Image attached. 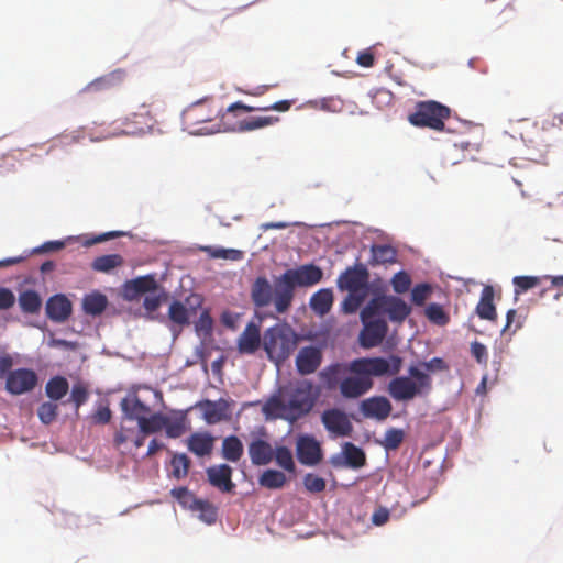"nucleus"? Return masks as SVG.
I'll list each match as a JSON object with an SVG mask.
<instances>
[{
	"instance_id": "nucleus-1",
	"label": "nucleus",
	"mask_w": 563,
	"mask_h": 563,
	"mask_svg": "<svg viewBox=\"0 0 563 563\" xmlns=\"http://www.w3.org/2000/svg\"><path fill=\"white\" fill-rule=\"evenodd\" d=\"M402 367L398 355L384 357H361L350 363H334L319 372V379L327 390L339 389L342 397L356 399L368 393L374 385L373 377L397 375Z\"/></svg>"
},
{
	"instance_id": "nucleus-2",
	"label": "nucleus",
	"mask_w": 563,
	"mask_h": 563,
	"mask_svg": "<svg viewBox=\"0 0 563 563\" xmlns=\"http://www.w3.org/2000/svg\"><path fill=\"white\" fill-rule=\"evenodd\" d=\"M319 396V388L311 380H299L285 387L280 397L269 398L263 407V412L266 417L294 423L312 410Z\"/></svg>"
},
{
	"instance_id": "nucleus-3",
	"label": "nucleus",
	"mask_w": 563,
	"mask_h": 563,
	"mask_svg": "<svg viewBox=\"0 0 563 563\" xmlns=\"http://www.w3.org/2000/svg\"><path fill=\"white\" fill-rule=\"evenodd\" d=\"M322 269L314 264H305L297 268H289L275 278V309L285 313L290 308L296 287H311L321 282Z\"/></svg>"
},
{
	"instance_id": "nucleus-4",
	"label": "nucleus",
	"mask_w": 563,
	"mask_h": 563,
	"mask_svg": "<svg viewBox=\"0 0 563 563\" xmlns=\"http://www.w3.org/2000/svg\"><path fill=\"white\" fill-rule=\"evenodd\" d=\"M409 376H397L387 386L389 396L396 401H410L418 396H426L432 389L431 376L418 366L408 368Z\"/></svg>"
},
{
	"instance_id": "nucleus-5",
	"label": "nucleus",
	"mask_w": 563,
	"mask_h": 563,
	"mask_svg": "<svg viewBox=\"0 0 563 563\" xmlns=\"http://www.w3.org/2000/svg\"><path fill=\"white\" fill-rule=\"evenodd\" d=\"M297 334L288 324H276L264 332L263 347L276 363L287 360L297 346Z\"/></svg>"
},
{
	"instance_id": "nucleus-6",
	"label": "nucleus",
	"mask_w": 563,
	"mask_h": 563,
	"mask_svg": "<svg viewBox=\"0 0 563 563\" xmlns=\"http://www.w3.org/2000/svg\"><path fill=\"white\" fill-rule=\"evenodd\" d=\"M411 307L397 296L372 298L361 311V319H373L386 314L391 322L402 323L411 313Z\"/></svg>"
},
{
	"instance_id": "nucleus-7",
	"label": "nucleus",
	"mask_w": 563,
	"mask_h": 563,
	"mask_svg": "<svg viewBox=\"0 0 563 563\" xmlns=\"http://www.w3.org/2000/svg\"><path fill=\"white\" fill-rule=\"evenodd\" d=\"M450 114V108L438 101H420L416 104L415 111L409 114L408 120L418 128L442 131L444 121L449 119Z\"/></svg>"
},
{
	"instance_id": "nucleus-8",
	"label": "nucleus",
	"mask_w": 563,
	"mask_h": 563,
	"mask_svg": "<svg viewBox=\"0 0 563 563\" xmlns=\"http://www.w3.org/2000/svg\"><path fill=\"white\" fill-rule=\"evenodd\" d=\"M247 453L253 465H268L274 459V448L268 441V433L265 427L261 426L250 433Z\"/></svg>"
},
{
	"instance_id": "nucleus-9",
	"label": "nucleus",
	"mask_w": 563,
	"mask_h": 563,
	"mask_svg": "<svg viewBox=\"0 0 563 563\" xmlns=\"http://www.w3.org/2000/svg\"><path fill=\"white\" fill-rule=\"evenodd\" d=\"M369 272L364 264L349 266L338 277V288L347 292H367Z\"/></svg>"
},
{
	"instance_id": "nucleus-10",
	"label": "nucleus",
	"mask_w": 563,
	"mask_h": 563,
	"mask_svg": "<svg viewBox=\"0 0 563 563\" xmlns=\"http://www.w3.org/2000/svg\"><path fill=\"white\" fill-rule=\"evenodd\" d=\"M36 373L29 368L11 371L5 378V390L14 396L29 393L37 385Z\"/></svg>"
},
{
	"instance_id": "nucleus-11",
	"label": "nucleus",
	"mask_w": 563,
	"mask_h": 563,
	"mask_svg": "<svg viewBox=\"0 0 563 563\" xmlns=\"http://www.w3.org/2000/svg\"><path fill=\"white\" fill-rule=\"evenodd\" d=\"M321 422L333 438L349 437L353 431L347 415L338 408L324 410L321 415Z\"/></svg>"
},
{
	"instance_id": "nucleus-12",
	"label": "nucleus",
	"mask_w": 563,
	"mask_h": 563,
	"mask_svg": "<svg viewBox=\"0 0 563 563\" xmlns=\"http://www.w3.org/2000/svg\"><path fill=\"white\" fill-rule=\"evenodd\" d=\"M298 461L307 466H314L323 459L320 443L309 434L299 435L296 442Z\"/></svg>"
},
{
	"instance_id": "nucleus-13",
	"label": "nucleus",
	"mask_w": 563,
	"mask_h": 563,
	"mask_svg": "<svg viewBox=\"0 0 563 563\" xmlns=\"http://www.w3.org/2000/svg\"><path fill=\"white\" fill-rule=\"evenodd\" d=\"M232 400L220 398L218 400H203L199 404L202 417L208 424H216L221 421H229L232 417Z\"/></svg>"
},
{
	"instance_id": "nucleus-14",
	"label": "nucleus",
	"mask_w": 563,
	"mask_h": 563,
	"mask_svg": "<svg viewBox=\"0 0 563 563\" xmlns=\"http://www.w3.org/2000/svg\"><path fill=\"white\" fill-rule=\"evenodd\" d=\"M364 329L360 334V342L363 347L371 349L379 345L388 332V324L384 319H361Z\"/></svg>"
},
{
	"instance_id": "nucleus-15",
	"label": "nucleus",
	"mask_w": 563,
	"mask_h": 563,
	"mask_svg": "<svg viewBox=\"0 0 563 563\" xmlns=\"http://www.w3.org/2000/svg\"><path fill=\"white\" fill-rule=\"evenodd\" d=\"M360 410L365 418L384 421L389 417L393 406L386 397L373 396L361 402Z\"/></svg>"
},
{
	"instance_id": "nucleus-16",
	"label": "nucleus",
	"mask_w": 563,
	"mask_h": 563,
	"mask_svg": "<svg viewBox=\"0 0 563 563\" xmlns=\"http://www.w3.org/2000/svg\"><path fill=\"white\" fill-rule=\"evenodd\" d=\"M46 316L56 323H63L68 320L73 311L70 300L62 294L54 295L46 301Z\"/></svg>"
},
{
	"instance_id": "nucleus-17",
	"label": "nucleus",
	"mask_w": 563,
	"mask_h": 563,
	"mask_svg": "<svg viewBox=\"0 0 563 563\" xmlns=\"http://www.w3.org/2000/svg\"><path fill=\"white\" fill-rule=\"evenodd\" d=\"M251 299L255 307L264 308L275 305V285L272 286L265 276L257 277L251 286Z\"/></svg>"
},
{
	"instance_id": "nucleus-18",
	"label": "nucleus",
	"mask_w": 563,
	"mask_h": 563,
	"mask_svg": "<svg viewBox=\"0 0 563 563\" xmlns=\"http://www.w3.org/2000/svg\"><path fill=\"white\" fill-rule=\"evenodd\" d=\"M322 362V352L316 346L302 347L296 357V367L299 374L309 375L314 373Z\"/></svg>"
},
{
	"instance_id": "nucleus-19",
	"label": "nucleus",
	"mask_w": 563,
	"mask_h": 563,
	"mask_svg": "<svg viewBox=\"0 0 563 563\" xmlns=\"http://www.w3.org/2000/svg\"><path fill=\"white\" fill-rule=\"evenodd\" d=\"M196 312V306L186 307L184 302L174 300L168 308V319L172 322L170 330L178 334L184 327L189 325L190 317Z\"/></svg>"
},
{
	"instance_id": "nucleus-20",
	"label": "nucleus",
	"mask_w": 563,
	"mask_h": 563,
	"mask_svg": "<svg viewBox=\"0 0 563 563\" xmlns=\"http://www.w3.org/2000/svg\"><path fill=\"white\" fill-rule=\"evenodd\" d=\"M209 483L222 493H231L235 484L232 482V468L228 464L213 465L206 471Z\"/></svg>"
},
{
	"instance_id": "nucleus-21",
	"label": "nucleus",
	"mask_w": 563,
	"mask_h": 563,
	"mask_svg": "<svg viewBox=\"0 0 563 563\" xmlns=\"http://www.w3.org/2000/svg\"><path fill=\"white\" fill-rule=\"evenodd\" d=\"M261 346V331L254 322L246 324L238 339V350L241 354H253Z\"/></svg>"
},
{
	"instance_id": "nucleus-22",
	"label": "nucleus",
	"mask_w": 563,
	"mask_h": 563,
	"mask_svg": "<svg viewBox=\"0 0 563 563\" xmlns=\"http://www.w3.org/2000/svg\"><path fill=\"white\" fill-rule=\"evenodd\" d=\"M121 409L124 418L136 420L137 424L142 418L150 415L151 408L141 401L137 395H129L121 400Z\"/></svg>"
},
{
	"instance_id": "nucleus-23",
	"label": "nucleus",
	"mask_w": 563,
	"mask_h": 563,
	"mask_svg": "<svg viewBox=\"0 0 563 563\" xmlns=\"http://www.w3.org/2000/svg\"><path fill=\"white\" fill-rule=\"evenodd\" d=\"M157 289V282L154 276L145 275L132 280H129L124 285L125 295L129 299H135L136 297L146 292L155 291Z\"/></svg>"
},
{
	"instance_id": "nucleus-24",
	"label": "nucleus",
	"mask_w": 563,
	"mask_h": 563,
	"mask_svg": "<svg viewBox=\"0 0 563 563\" xmlns=\"http://www.w3.org/2000/svg\"><path fill=\"white\" fill-rule=\"evenodd\" d=\"M187 445L197 456H206L213 450L214 438L208 432H195L188 438Z\"/></svg>"
},
{
	"instance_id": "nucleus-25",
	"label": "nucleus",
	"mask_w": 563,
	"mask_h": 563,
	"mask_svg": "<svg viewBox=\"0 0 563 563\" xmlns=\"http://www.w3.org/2000/svg\"><path fill=\"white\" fill-rule=\"evenodd\" d=\"M476 313L484 320L494 321L497 319V312L494 305V289L492 286H485L483 288L479 301L476 306Z\"/></svg>"
},
{
	"instance_id": "nucleus-26",
	"label": "nucleus",
	"mask_w": 563,
	"mask_h": 563,
	"mask_svg": "<svg viewBox=\"0 0 563 563\" xmlns=\"http://www.w3.org/2000/svg\"><path fill=\"white\" fill-rule=\"evenodd\" d=\"M108 306V298L99 291H92L82 298V310L88 316H100Z\"/></svg>"
},
{
	"instance_id": "nucleus-27",
	"label": "nucleus",
	"mask_w": 563,
	"mask_h": 563,
	"mask_svg": "<svg viewBox=\"0 0 563 563\" xmlns=\"http://www.w3.org/2000/svg\"><path fill=\"white\" fill-rule=\"evenodd\" d=\"M212 117L205 110V104L196 103L192 104L184 112V122L191 128H196L202 123L211 122ZM201 128L195 129V132H201Z\"/></svg>"
},
{
	"instance_id": "nucleus-28",
	"label": "nucleus",
	"mask_w": 563,
	"mask_h": 563,
	"mask_svg": "<svg viewBox=\"0 0 563 563\" xmlns=\"http://www.w3.org/2000/svg\"><path fill=\"white\" fill-rule=\"evenodd\" d=\"M372 258L369 265H385L393 264L397 261V251L395 247L388 244H375L371 249Z\"/></svg>"
},
{
	"instance_id": "nucleus-29",
	"label": "nucleus",
	"mask_w": 563,
	"mask_h": 563,
	"mask_svg": "<svg viewBox=\"0 0 563 563\" xmlns=\"http://www.w3.org/2000/svg\"><path fill=\"white\" fill-rule=\"evenodd\" d=\"M333 305V292L331 289L324 288L318 290L310 298L311 309L320 316L328 313Z\"/></svg>"
},
{
	"instance_id": "nucleus-30",
	"label": "nucleus",
	"mask_w": 563,
	"mask_h": 563,
	"mask_svg": "<svg viewBox=\"0 0 563 563\" xmlns=\"http://www.w3.org/2000/svg\"><path fill=\"white\" fill-rule=\"evenodd\" d=\"M166 435L170 439L180 438L187 431V418L183 413H177L176 416H166L165 415V426H164Z\"/></svg>"
},
{
	"instance_id": "nucleus-31",
	"label": "nucleus",
	"mask_w": 563,
	"mask_h": 563,
	"mask_svg": "<svg viewBox=\"0 0 563 563\" xmlns=\"http://www.w3.org/2000/svg\"><path fill=\"white\" fill-rule=\"evenodd\" d=\"M19 306L23 313L37 314L42 308V299L35 290H24L19 296Z\"/></svg>"
},
{
	"instance_id": "nucleus-32",
	"label": "nucleus",
	"mask_w": 563,
	"mask_h": 563,
	"mask_svg": "<svg viewBox=\"0 0 563 563\" xmlns=\"http://www.w3.org/2000/svg\"><path fill=\"white\" fill-rule=\"evenodd\" d=\"M291 107V101L289 100H282L277 101L269 106H263V107H251L247 104H244L241 101H236L228 107V112H233L235 110H242L244 112H253V111H269V110H276L279 112L288 111Z\"/></svg>"
},
{
	"instance_id": "nucleus-33",
	"label": "nucleus",
	"mask_w": 563,
	"mask_h": 563,
	"mask_svg": "<svg viewBox=\"0 0 563 563\" xmlns=\"http://www.w3.org/2000/svg\"><path fill=\"white\" fill-rule=\"evenodd\" d=\"M69 390L68 380L63 376L52 377L45 386L46 396L54 402L60 400Z\"/></svg>"
},
{
	"instance_id": "nucleus-34",
	"label": "nucleus",
	"mask_w": 563,
	"mask_h": 563,
	"mask_svg": "<svg viewBox=\"0 0 563 563\" xmlns=\"http://www.w3.org/2000/svg\"><path fill=\"white\" fill-rule=\"evenodd\" d=\"M243 455V444L235 435H229L222 442V457L229 462H238Z\"/></svg>"
},
{
	"instance_id": "nucleus-35",
	"label": "nucleus",
	"mask_w": 563,
	"mask_h": 563,
	"mask_svg": "<svg viewBox=\"0 0 563 563\" xmlns=\"http://www.w3.org/2000/svg\"><path fill=\"white\" fill-rule=\"evenodd\" d=\"M124 263L120 254H107L98 256L91 263V268L96 272L110 273L112 269L122 266Z\"/></svg>"
},
{
	"instance_id": "nucleus-36",
	"label": "nucleus",
	"mask_w": 563,
	"mask_h": 563,
	"mask_svg": "<svg viewBox=\"0 0 563 563\" xmlns=\"http://www.w3.org/2000/svg\"><path fill=\"white\" fill-rule=\"evenodd\" d=\"M287 483V477L282 471L266 470L258 477V484L268 489H279Z\"/></svg>"
},
{
	"instance_id": "nucleus-37",
	"label": "nucleus",
	"mask_w": 563,
	"mask_h": 563,
	"mask_svg": "<svg viewBox=\"0 0 563 563\" xmlns=\"http://www.w3.org/2000/svg\"><path fill=\"white\" fill-rule=\"evenodd\" d=\"M343 455L345 464L352 468L362 467L366 462L364 451L351 442L343 445Z\"/></svg>"
},
{
	"instance_id": "nucleus-38",
	"label": "nucleus",
	"mask_w": 563,
	"mask_h": 563,
	"mask_svg": "<svg viewBox=\"0 0 563 563\" xmlns=\"http://www.w3.org/2000/svg\"><path fill=\"white\" fill-rule=\"evenodd\" d=\"M142 433L153 434L164 429L165 415L156 412L151 416L142 418L137 424Z\"/></svg>"
},
{
	"instance_id": "nucleus-39",
	"label": "nucleus",
	"mask_w": 563,
	"mask_h": 563,
	"mask_svg": "<svg viewBox=\"0 0 563 563\" xmlns=\"http://www.w3.org/2000/svg\"><path fill=\"white\" fill-rule=\"evenodd\" d=\"M276 464L288 473L296 472V464L294 461L292 452L285 445L276 446L274 450V459Z\"/></svg>"
},
{
	"instance_id": "nucleus-40",
	"label": "nucleus",
	"mask_w": 563,
	"mask_h": 563,
	"mask_svg": "<svg viewBox=\"0 0 563 563\" xmlns=\"http://www.w3.org/2000/svg\"><path fill=\"white\" fill-rule=\"evenodd\" d=\"M278 121L277 117H253L244 119L238 123L236 130L239 132L253 131L268 126Z\"/></svg>"
},
{
	"instance_id": "nucleus-41",
	"label": "nucleus",
	"mask_w": 563,
	"mask_h": 563,
	"mask_svg": "<svg viewBox=\"0 0 563 563\" xmlns=\"http://www.w3.org/2000/svg\"><path fill=\"white\" fill-rule=\"evenodd\" d=\"M192 509L199 511V518L208 525L216 522L218 517L217 508L206 500L196 499L192 504Z\"/></svg>"
},
{
	"instance_id": "nucleus-42",
	"label": "nucleus",
	"mask_w": 563,
	"mask_h": 563,
	"mask_svg": "<svg viewBox=\"0 0 563 563\" xmlns=\"http://www.w3.org/2000/svg\"><path fill=\"white\" fill-rule=\"evenodd\" d=\"M201 251L207 253L212 258H223L231 261H240L243 258V252L235 249L202 246Z\"/></svg>"
},
{
	"instance_id": "nucleus-43",
	"label": "nucleus",
	"mask_w": 563,
	"mask_h": 563,
	"mask_svg": "<svg viewBox=\"0 0 563 563\" xmlns=\"http://www.w3.org/2000/svg\"><path fill=\"white\" fill-rule=\"evenodd\" d=\"M428 320L437 325H446L450 321L449 314L444 311L443 307L439 303H430L424 310Z\"/></svg>"
},
{
	"instance_id": "nucleus-44",
	"label": "nucleus",
	"mask_w": 563,
	"mask_h": 563,
	"mask_svg": "<svg viewBox=\"0 0 563 563\" xmlns=\"http://www.w3.org/2000/svg\"><path fill=\"white\" fill-rule=\"evenodd\" d=\"M366 296L367 292H349L341 303V310L346 314L356 312L364 302Z\"/></svg>"
},
{
	"instance_id": "nucleus-45",
	"label": "nucleus",
	"mask_w": 563,
	"mask_h": 563,
	"mask_svg": "<svg viewBox=\"0 0 563 563\" xmlns=\"http://www.w3.org/2000/svg\"><path fill=\"white\" fill-rule=\"evenodd\" d=\"M58 405L54 401H45L37 408L38 419L44 424H51L57 417Z\"/></svg>"
},
{
	"instance_id": "nucleus-46",
	"label": "nucleus",
	"mask_w": 563,
	"mask_h": 563,
	"mask_svg": "<svg viewBox=\"0 0 563 563\" xmlns=\"http://www.w3.org/2000/svg\"><path fill=\"white\" fill-rule=\"evenodd\" d=\"M190 466V460L184 453L175 454L172 459L173 476L176 478H183L187 476Z\"/></svg>"
},
{
	"instance_id": "nucleus-47",
	"label": "nucleus",
	"mask_w": 563,
	"mask_h": 563,
	"mask_svg": "<svg viewBox=\"0 0 563 563\" xmlns=\"http://www.w3.org/2000/svg\"><path fill=\"white\" fill-rule=\"evenodd\" d=\"M89 391L82 383L73 385L68 401L71 402L76 411L88 400Z\"/></svg>"
},
{
	"instance_id": "nucleus-48",
	"label": "nucleus",
	"mask_w": 563,
	"mask_h": 563,
	"mask_svg": "<svg viewBox=\"0 0 563 563\" xmlns=\"http://www.w3.org/2000/svg\"><path fill=\"white\" fill-rule=\"evenodd\" d=\"M541 282L540 277L536 276H516L512 279L515 286V294L519 295L537 287Z\"/></svg>"
},
{
	"instance_id": "nucleus-49",
	"label": "nucleus",
	"mask_w": 563,
	"mask_h": 563,
	"mask_svg": "<svg viewBox=\"0 0 563 563\" xmlns=\"http://www.w3.org/2000/svg\"><path fill=\"white\" fill-rule=\"evenodd\" d=\"M390 284L396 294H405L410 289L411 277L407 272L400 271L393 276Z\"/></svg>"
},
{
	"instance_id": "nucleus-50",
	"label": "nucleus",
	"mask_w": 563,
	"mask_h": 563,
	"mask_svg": "<svg viewBox=\"0 0 563 563\" xmlns=\"http://www.w3.org/2000/svg\"><path fill=\"white\" fill-rule=\"evenodd\" d=\"M404 431L400 429L390 428L386 431L383 445L386 450H396L404 441Z\"/></svg>"
},
{
	"instance_id": "nucleus-51",
	"label": "nucleus",
	"mask_w": 563,
	"mask_h": 563,
	"mask_svg": "<svg viewBox=\"0 0 563 563\" xmlns=\"http://www.w3.org/2000/svg\"><path fill=\"white\" fill-rule=\"evenodd\" d=\"M432 286L427 283L416 285L411 290V301L416 306H423L432 292Z\"/></svg>"
},
{
	"instance_id": "nucleus-52",
	"label": "nucleus",
	"mask_w": 563,
	"mask_h": 563,
	"mask_svg": "<svg viewBox=\"0 0 563 563\" xmlns=\"http://www.w3.org/2000/svg\"><path fill=\"white\" fill-rule=\"evenodd\" d=\"M303 485L308 492L314 494L323 492L325 489L327 483L322 477L312 473H308L303 477Z\"/></svg>"
},
{
	"instance_id": "nucleus-53",
	"label": "nucleus",
	"mask_w": 563,
	"mask_h": 563,
	"mask_svg": "<svg viewBox=\"0 0 563 563\" xmlns=\"http://www.w3.org/2000/svg\"><path fill=\"white\" fill-rule=\"evenodd\" d=\"M516 19V11L511 4H505L498 12L496 16H494V23L497 27H501Z\"/></svg>"
},
{
	"instance_id": "nucleus-54",
	"label": "nucleus",
	"mask_w": 563,
	"mask_h": 563,
	"mask_svg": "<svg viewBox=\"0 0 563 563\" xmlns=\"http://www.w3.org/2000/svg\"><path fill=\"white\" fill-rule=\"evenodd\" d=\"M212 325H213V320L209 313L208 310H203L197 322L195 323V329L197 331L198 334H210L211 330H212Z\"/></svg>"
},
{
	"instance_id": "nucleus-55",
	"label": "nucleus",
	"mask_w": 563,
	"mask_h": 563,
	"mask_svg": "<svg viewBox=\"0 0 563 563\" xmlns=\"http://www.w3.org/2000/svg\"><path fill=\"white\" fill-rule=\"evenodd\" d=\"M420 369L423 368V372H442L448 369V365L441 357H433L430 361L422 362L418 366Z\"/></svg>"
},
{
	"instance_id": "nucleus-56",
	"label": "nucleus",
	"mask_w": 563,
	"mask_h": 563,
	"mask_svg": "<svg viewBox=\"0 0 563 563\" xmlns=\"http://www.w3.org/2000/svg\"><path fill=\"white\" fill-rule=\"evenodd\" d=\"M471 353L474 356V358L477 361V363L484 364V365L487 364L488 353H487V349L484 344H482L481 342H477V341L473 342L471 344Z\"/></svg>"
},
{
	"instance_id": "nucleus-57",
	"label": "nucleus",
	"mask_w": 563,
	"mask_h": 563,
	"mask_svg": "<svg viewBox=\"0 0 563 563\" xmlns=\"http://www.w3.org/2000/svg\"><path fill=\"white\" fill-rule=\"evenodd\" d=\"M112 417V412L108 406L99 407L95 413L91 416L93 423L96 424H107L110 422Z\"/></svg>"
},
{
	"instance_id": "nucleus-58",
	"label": "nucleus",
	"mask_w": 563,
	"mask_h": 563,
	"mask_svg": "<svg viewBox=\"0 0 563 563\" xmlns=\"http://www.w3.org/2000/svg\"><path fill=\"white\" fill-rule=\"evenodd\" d=\"M122 234H123V232H121V231H110V232L101 233V234L93 235L92 238L86 240L84 245L91 246V245H95V244H98V243L106 242L108 240L114 239V238L120 236Z\"/></svg>"
},
{
	"instance_id": "nucleus-59",
	"label": "nucleus",
	"mask_w": 563,
	"mask_h": 563,
	"mask_svg": "<svg viewBox=\"0 0 563 563\" xmlns=\"http://www.w3.org/2000/svg\"><path fill=\"white\" fill-rule=\"evenodd\" d=\"M15 303L14 294L8 288H0V310H7Z\"/></svg>"
},
{
	"instance_id": "nucleus-60",
	"label": "nucleus",
	"mask_w": 563,
	"mask_h": 563,
	"mask_svg": "<svg viewBox=\"0 0 563 563\" xmlns=\"http://www.w3.org/2000/svg\"><path fill=\"white\" fill-rule=\"evenodd\" d=\"M320 109L325 111H332L336 112L340 111L342 108V101L338 98H323L320 101H318Z\"/></svg>"
},
{
	"instance_id": "nucleus-61",
	"label": "nucleus",
	"mask_w": 563,
	"mask_h": 563,
	"mask_svg": "<svg viewBox=\"0 0 563 563\" xmlns=\"http://www.w3.org/2000/svg\"><path fill=\"white\" fill-rule=\"evenodd\" d=\"M164 296H165L164 294L155 295V296H146L144 299V302H143L145 310L148 312L156 311L159 308Z\"/></svg>"
},
{
	"instance_id": "nucleus-62",
	"label": "nucleus",
	"mask_w": 563,
	"mask_h": 563,
	"mask_svg": "<svg viewBox=\"0 0 563 563\" xmlns=\"http://www.w3.org/2000/svg\"><path fill=\"white\" fill-rule=\"evenodd\" d=\"M356 63L362 67H372L375 63L374 54L371 52V49H364L358 53Z\"/></svg>"
},
{
	"instance_id": "nucleus-63",
	"label": "nucleus",
	"mask_w": 563,
	"mask_h": 563,
	"mask_svg": "<svg viewBox=\"0 0 563 563\" xmlns=\"http://www.w3.org/2000/svg\"><path fill=\"white\" fill-rule=\"evenodd\" d=\"M132 432H133L132 429L121 427L120 430L114 433V437H113L114 446L120 448L122 444H124L130 439V434Z\"/></svg>"
},
{
	"instance_id": "nucleus-64",
	"label": "nucleus",
	"mask_w": 563,
	"mask_h": 563,
	"mask_svg": "<svg viewBox=\"0 0 563 563\" xmlns=\"http://www.w3.org/2000/svg\"><path fill=\"white\" fill-rule=\"evenodd\" d=\"M389 520V511L386 508L377 509L372 516L375 526H383Z\"/></svg>"
}]
</instances>
